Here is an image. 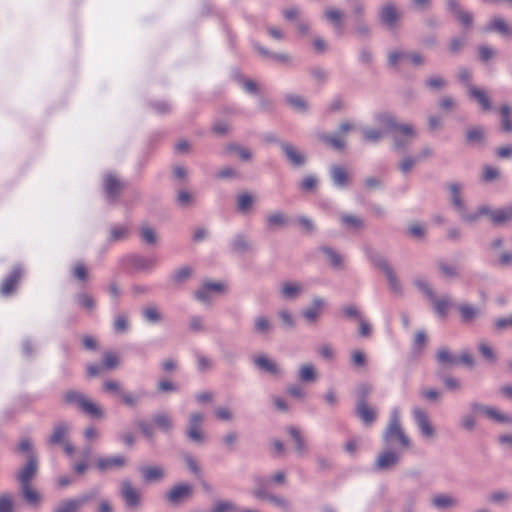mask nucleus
Returning <instances> with one entry per match:
<instances>
[{"mask_svg":"<svg viewBox=\"0 0 512 512\" xmlns=\"http://www.w3.org/2000/svg\"><path fill=\"white\" fill-rule=\"evenodd\" d=\"M374 120L386 128L387 132L393 134L392 149L397 152H404L412 141L417 138L418 132L410 123H400L396 117L388 112L377 113Z\"/></svg>","mask_w":512,"mask_h":512,"instance_id":"obj_1","label":"nucleus"},{"mask_svg":"<svg viewBox=\"0 0 512 512\" xmlns=\"http://www.w3.org/2000/svg\"><path fill=\"white\" fill-rule=\"evenodd\" d=\"M381 441L384 447L395 449L399 452H403L411 447V439L401 424L399 407L391 409L389 421L381 434Z\"/></svg>","mask_w":512,"mask_h":512,"instance_id":"obj_2","label":"nucleus"},{"mask_svg":"<svg viewBox=\"0 0 512 512\" xmlns=\"http://www.w3.org/2000/svg\"><path fill=\"white\" fill-rule=\"evenodd\" d=\"M364 253L370 263L385 275L390 291L396 295H402V284L389 260L369 246L364 248Z\"/></svg>","mask_w":512,"mask_h":512,"instance_id":"obj_3","label":"nucleus"},{"mask_svg":"<svg viewBox=\"0 0 512 512\" xmlns=\"http://www.w3.org/2000/svg\"><path fill=\"white\" fill-rule=\"evenodd\" d=\"M98 494L99 490L92 488L73 498L65 499L59 503L55 512H76L86 509L89 507V503L97 498Z\"/></svg>","mask_w":512,"mask_h":512,"instance_id":"obj_4","label":"nucleus"},{"mask_svg":"<svg viewBox=\"0 0 512 512\" xmlns=\"http://www.w3.org/2000/svg\"><path fill=\"white\" fill-rule=\"evenodd\" d=\"M411 414L420 435L424 439H433L436 436V430L429 419L428 413L423 408L414 406L411 409Z\"/></svg>","mask_w":512,"mask_h":512,"instance_id":"obj_5","label":"nucleus"},{"mask_svg":"<svg viewBox=\"0 0 512 512\" xmlns=\"http://www.w3.org/2000/svg\"><path fill=\"white\" fill-rule=\"evenodd\" d=\"M402 452L385 447L377 455L373 469L377 472L390 471L396 467L401 460Z\"/></svg>","mask_w":512,"mask_h":512,"instance_id":"obj_6","label":"nucleus"},{"mask_svg":"<svg viewBox=\"0 0 512 512\" xmlns=\"http://www.w3.org/2000/svg\"><path fill=\"white\" fill-rule=\"evenodd\" d=\"M400 16V11L392 2L383 4L378 13L379 22L389 31L397 27Z\"/></svg>","mask_w":512,"mask_h":512,"instance_id":"obj_7","label":"nucleus"},{"mask_svg":"<svg viewBox=\"0 0 512 512\" xmlns=\"http://www.w3.org/2000/svg\"><path fill=\"white\" fill-rule=\"evenodd\" d=\"M279 147L286 160L293 168H302L307 164V156L299 148L289 142H279Z\"/></svg>","mask_w":512,"mask_h":512,"instance_id":"obj_8","label":"nucleus"},{"mask_svg":"<svg viewBox=\"0 0 512 512\" xmlns=\"http://www.w3.org/2000/svg\"><path fill=\"white\" fill-rule=\"evenodd\" d=\"M204 415L201 412H194L189 416L186 435L190 441L196 444L204 442V434L202 432V423Z\"/></svg>","mask_w":512,"mask_h":512,"instance_id":"obj_9","label":"nucleus"},{"mask_svg":"<svg viewBox=\"0 0 512 512\" xmlns=\"http://www.w3.org/2000/svg\"><path fill=\"white\" fill-rule=\"evenodd\" d=\"M431 506L436 510L461 509L460 498L451 493H436L431 497Z\"/></svg>","mask_w":512,"mask_h":512,"instance_id":"obj_10","label":"nucleus"},{"mask_svg":"<svg viewBox=\"0 0 512 512\" xmlns=\"http://www.w3.org/2000/svg\"><path fill=\"white\" fill-rule=\"evenodd\" d=\"M192 493L193 486L191 484L179 483L171 487L166 493V500L173 505H177L187 501L192 496Z\"/></svg>","mask_w":512,"mask_h":512,"instance_id":"obj_11","label":"nucleus"},{"mask_svg":"<svg viewBox=\"0 0 512 512\" xmlns=\"http://www.w3.org/2000/svg\"><path fill=\"white\" fill-rule=\"evenodd\" d=\"M327 305V301L320 296H313L310 304L302 310V317L309 324H315L324 307Z\"/></svg>","mask_w":512,"mask_h":512,"instance_id":"obj_12","label":"nucleus"},{"mask_svg":"<svg viewBox=\"0 0 512 512\" xmlns=\"http://www.w3.org/2000/svg\"><path fill=\"white\" fill-rule=\"evenodd\" d=\"M329 176L332 186L338 190L348 188L350 184V176L348 169L344 165H332L329 168Z\"/></svg>","mask_w":512,"mask_h":512,"instance_id":"obj_13","label":"nucleus"},{"mask_svg":"<svg viewBox=\"0 0 512 512\" xmlns=\"http://www.w3.org/2000/svg\"><path fill=\"white\" fill-rule=\"evenodd\" d=\"M463 188L464 185L457 181H452L446 184V189L449 192L450 205L457 213L459 211H463V208L467 206L462 194Z\"/></svg>","mask_w":512,"mask_h":512,"instance_id":"obj_14","label":"nucleus"},{"mask_svg":"<svg viewBox=\"0 0 512 512\" xmlns=\"http://www.w3.org/2000/svg\"><path fill=\"white\" fill-rule=\"evenodd\" d=\"M253 363L261 372H265L273 376H281L283 374L281 366L274 359L269 358L265 354H258L254 356Z\"/></svg>","mask_w":512,"mask_h":512,"instance_id":"obj_15","label":"nucleus"},{"mask_svg":"<svg viewBox=\"0 0 512 512\" xmlns=\"http://www.w3.org/2000/svg\"><path fill=\"white\" fill-rule=\"evenodd\" d=\"M38 469V459L36 453H29L25 465L20 469L17 479L21 486L29 485Z\"/></svg>","mask_w":512,"mask_h":512,"instance_id":"obj_16","label":"nucleus"},{"mask_svg":"<svg viewBox=\"0 0 512 512\" xmlns=\"http://www.w3.org/2000/svg\"><path fill=\"white\" fill-rule=\"evenodd\" d=\"M22 276V269L20 266H15L5 277L0 285V294L4 297L10 296L16 290Z\"/></svg>","mask_w":512,"mask_h":512,"instance_id":"obj_17","label":"nucleus"},{"mask_svg":"<svg viewBox=\"0 0 512 512\" xmlns=\"http://www.w3.org/2000/svg\"><path fill=\"white\" fill-rule=\"evenodd\" d=\"M127 459L122 455L100 457L96 460V468L100 472L119 470L126 465Z\"/></svg>","mask_w":512,"mask_h":512,"instance_id":"obj_18","label":"nucleus"},{"mask_svg":"<svg viewBox=\"0 0 512 512\" xmlns=\"http://www.w3.org/2000/svg\"><path fill=\"white\" fill-rule=\"evenodd\" d=\"M120 495L128 508H136L140 504V494L128 479L121 482Z\"/></svg>","mask_w":512,"mask_h":512,"instance_id":"obj_19","label":"nucleus"},{"mask_svg":"<svg viewBox=\"0 0 512 512\" xmlns=\"http://www.w3.org/2000/svg\"><path fill=\"white\" fill-rule=\"evenodd\" d=\"M123 183L112 173H107L104 176L103 189L108 201L114 202L118 198Z\"/></svg>","mask_w":512,"mask_h":512,"instance_id":"obj_20","label":"nucleus"},{"mask_svg":"<svg viewBox=\"0 0 512 512\" xmlns=\"http://www.w3.org/2000/svg\"><path fill=\"white\" fill-rule=\"evenodd\" d=\"M486 143V128L482 125L468 127L465 131V144L470 147L482 146Z\"/></svg>","mask_w":512,"mask_h":512,"instance_id":"obj_21","label":"nucleus"},{"mask_svg":"<svg viewBox=\"0 0 512 512\" xmlns=\"http://www.w3.org/2000/svg\"><path fill=\"white\" fill-rule=\"evenodd\" d=\"M460 314V319L463 323L470 324L480 318L484 310L476 305L469 303H462L457 306Z\"/></svg>","mask_w":512,"mask_h":512,"instance_id":"obj_22","label":"nucleus"},{"mask_svg":"<svg viewBox=\"0 0 512 512\" xmlns=\"http://www.w3.org/2000/svg\"><path fill=\"white\" fill-rule=\"evenodd\" d=\"M487 216L494 226L505 225L512 221V204L494 210L489 207Z\"/></svg>","mask_w":512,"mask_h":512,"instance_id":"obj_23","label":"nucleus"},{"mask_svg":"<svg viewBox=\"0 0 512 512\" xmlns=\"http://www.w3.org/2000/svg\"><path fill=\"white\" fill-rule=\"evenodd\" d=\"M471 413H481L487 416L489 419L499 423V420H503L504 418L501 416L502 411L494 406L485 405L483 403L474 401L471 402L470 405Z\"/></svg>","mask_w":512,"mask_h":512,"instance_id":"obj_24","label":"nucleus"},{"mask_svg":"<svg viewBox=\"0 0 512 512\" xmlns=\"http://www.w3.org/2000/svg\"><path fill=\"white\" fill-rule=\"evenodd\" d=\"M265 226L268 230L284 228L289 224L288 216L281 210H275L265 216Z\"/></svg>","mask_w":512,"mask_h":512,"instance_id":"obj_25","label":"nucleus"},{"mask_svg":"<svg viewBox=\"0 0 512 512\" xmlns=\"http://www.w3.org/2000/svg\"><path fill=\"white\" fill-rule=\"evenodd\" d=\"M279 293L283 300L292 301L303 293V285L299 282L284 281Z\"/></svg>","mask_w":512,"mask_h":512,"instance_id":"obj_26","label":"nucleus"},{"mask_svg":"<svg viewBox=\"0 0 512 512\" xmlns=\"http://www.w3.org/2000/svg\"><path fill=\"white\" fill-rule=\"evenodd\" d=\"M483 32H497L501 36L508 37L512 30L502 16H495L485 25Z\"/></svg>","mask_w":512,"mask_h":512,"instance_id":"obj_27","label":"nucleus"},{"mask_svg":"<svg viewBox=\"0 0 512 512\" xmlns=\"http://www.w3.org/2000/svg\"><path fill=\"white\" fill-rule=\"evenodd\" d=\"M274 329V324L266 315H257L253 319V332L254 334L262 337H267Z\"/></svg>","mask_w":512,"mask_h":512,"instance_id":"obj_28","label":"nucleus"},{"mask_svg":"<svg viewBox=\"0 0 512 512\" xmlns=\"http://www.w3.org/2000/svg\"><path fill=\"white\" fill-rule=\"evenodd\" d=\"M230 248L235 253L244 254L252 250V243L243 233H236L230 240Z\"/></svg>","mask_w":512,"mask_h":512,"instance_id":"obj_29","label":"nucleus"},{"mask_svg":"<svg viewBox=\"0 0 512 512\" xmlns=\"http://www.w3.org/2000/svg\"><path fill=\"white\" fill-rule=\"evenodd\" d=\"M468 95L480 105L482 110H491L492 104L485 90L474 85H469Z\"/></svg>","mask_w":512,"mask_h":512,"instance_id":"obj_30","label":"nucleus"},{"mask_svg":"<svg viewBox=\"0 0 512 512\" xmlns=\"http://www.w3.org/2000/svg\"><path fill=\"white\" fill-rule=\"evenodd\" d=\"M139 471L146 483L160 482L165 476L164 469L159 465L143 466Z\"/></svg>","mask_w":512,"mask_h":512,"instance_id":"obj_31","label":"nucleus"},{"mask_svg":"<svg viewBox=\"0 0 512 512\" xmlns=\"http://www.w3.org/2000/svg\"><path fill=\"white\" fill-rule=\"evenodd\" d=\"M511 493L505 489H496L487 496V501L500 509L507 508V503L511 500Z\"/></svg>","mask_w":512,"mask_h":512,"instance_id":"obj_32","label":"nucleus"},{"mask_svg":"<svg viewBox=\"0 0 512 512\" xmlns=\"http://www.w3.org/2000/svg\"><path fill=\"white\" fill-rule=\"evenodd\" d=\"M297 379L300 383L310 384L318 379L317 371L312 363L302 364L297 370Z\"/></svg>","mask_w":512,"mask_h":512,"instance_id":"obj_33","label":"nucleus"},{"mask_svg":"<svg viewBox=\"0 0 512 512\" xmlns=\"http://www.w3.org/2000/svg\"><path fill=\"white\" fill-rule=\"evenodd\" d=\"M487 213H489V206L487 205H481L475 212H469L466 206L463 208V211L458 212V215L462 222L473 224L476 223L481 216H487Z\"/></svg>","mask_w":512,"mask_h":512,"instance_id":"obj_34","label":"nucleus"},{"mask_svg":"<svg viewBox=\"0 0 512 512\" xmlns=\"http://www.w3.org/2000/svg\"><path fill=\"white\" fill-rule=\"evenodd\" d=\"M325 18L334 26L335 33L339 36L343 34V13L337 8H328L324 12Z\"/></svg>","mask_w":512,"mask_h":512,"instance_id":"obj_35","label":"nucleus"},{"mask_svg":"<svg viewBox=\"0 0 512 512\" xmlns=\"http://www.w3.org/2000/svg\"><path fill=\"white\" fill-rule=\"evenodd\" d=\"M154 424L164 433H170L174 428L171 416L166 412H157L153 415Z\"/></svg>","mask_w":512,"mask_h":512,"instance_id":"obj_36","label":"nucleus"},{"mask_svg":"<svg viewBox=\"0 0 512 512\" xmlns=\"http://www.w3.org/2000/svg\"><path fill=\"white\" fill-rule=\"evenodd\" d=\"M356 414L367 426L371 425L377 418L376 410L369 404L356 405Z\"/></svg>","mask_w":512,"mask_h":512,"instance_id":"obj_37","label":"nucleus"},{"mask_svg":"<svg viewBox=\"0 0 512 512\" xmlns=\"http://www.w3.org/2000/svg\"><path fill=\"white\" fill-rule=\"evenodd\" d=\"M146 392L143 389H139L137 391H123L121 392V400L122 403L128 408H135L141 401L143 397H145Z\"/></svg>","mask_w":512,"mask_h":512,"instance_id":"obj_38","label":"nucleus"},{"mask_svg":"<svg viewBox=\"0 0 512 512\" xmlns=\"http://www.w3.org/2000/svg\"><path fill=\"white\" fill-rule=\"evenodd\" d=\"M500 126L505 133H512V107L509 104H503L499 108Z\"/></svg>","mask_w":512,"mask_h":512,"instance_id":"obj_39","label":"nucleus"},{"mask_svg":"<svg viewBox=\"0 0 512 512\" xmlns=\"http://www.w3.org/2000/svg\"><path fill=\"white\" fill-rule=\"evenodd\" d=\"M285 101L287 104L298 113H305L308 111L309 105L306 99L298 94H287L285 95Z\"/></svg>","mask_w":512,"mask_h":512,"instance_id":"obj_40","label":"nucleus"},{"mask_svg":"<svg viewBox=\"0 0 512 512\" xmlns=\"http://www.w3.org/2000/svg\"><path fill=\"white\" fill-rule=\"evenodd\" d=\"M139 236L141 241L149 246H154L158 242V236L156 231L148 223H143L140 225Z\"/></svg>","mask_w":512,"mask_h":512,"instance_id":"obj_41","label":"nucleus"},{"mask_svg":"<svg viewBox=\"0 0 512 512\" xmlns=\"http://www.w3.org/2000/svg\"><path fill=\"white\" fill-rule=\"evenodd\" d=\"M156 263L157 261L154 258H148L141 255H133L131 257V264L138 271H150L156 266Z\"/></svg>","mask_w":512,"mask_h":512,"instance_id":"obj_42","label":"nucleus"},{"mask_svg":"<svg viewBox=\"0 0 512 512\" xmlns=\"http://www.w3.org/2000/svg\"><path fill=\"white\" fill-rule=\"evenodd\" d=\"M69 431V425L65 422H61L55 425L53 433L48 438V444L58 445L63 444L65 436Z\"/></svg>","mask_w":512,"mask_h":512,"instance_id":"obj_43","label":"nucleus"},{"mask_svg":"<svg viewBox=\"0 0 512 512\" xmlns=\"http://www.w3.org/2000/svg\"><path fill=\"white\" fill-rule=\"evenodd\" d=\"M288 433L294 440L297 454L304 455L308 450V446L304 436L301 434V431L298 428L291 426L288 428Z\"/></svg>","mask_w":512,"mask_h":512,"instance_id":"obj_44","label":"nucleus"},{"mask_svg":"<svg viewBox=\"0 0 512 512\" xmlns=\"http://www.w3.org/2000/svg\"><path fill=\"white\" fill-rule=\"evenodd\" d=\"M254 482L255 486L251 492L253 497L261 501H269L272 494L265 488L266 484H268L266 479L264 477H256Z\"/></svg>","mask_w":512,"mask_h":512,"instance_id":"obj_45","label":"nucleus"},{"mask_svg":"<svg viewBox=\"0 0 512 512\" xmlns=\"http://www.w3.org/2000/svg\"><path fill=\"white\" fill-rule=\"evenodd\" d=\"M192 273L191 266L183 265L173 271L171 281L174 285H182L191 277Z\"/></svg>","mask_w":512,"mask_h":512,"instance_id":"obj_46","label":"nucleus"},{"mask_svg":"<svg viewBox=\"0 0 512 512\" xmlns=\"http://www.w3.org/2000/svg\"><path fill=\"white\" fill-rule=\"evenodd\" d=\"M277 316L280 321V327L283 330L289 331L296 327V319L288 309H280L277 312Z\"/></svg>","mask_w":512,"mask_h":512,"instance_id":"obj_47","label":"nucleus"},{"mask_svg":"<svg viewBox=\"0 0 512 512\" xmlns=\"http://www.w3.org/2000/svg\"><path fill=\"white\" fill-rule=\"evenodd\" d=\"M254 197L248 192H243L237 195V211L241 214H247L254 204Z\"/></svg>","mask_w":512,"mask_h":512,"instance_id":"obj_48","label":"nucleus"},{"mask_svg":"<svg viewBox=\"0 0 512 512\" xmlns=\"http://www.w3.org/2000/svg\"><path fill=\"white\" fill-rule=\"evenodd\" d=\"M81 411L89 417L95 419L102 418L104 415L102 408L89 397H87L86 401L83 403Z\"/></svg>","mask_w":512,"mask_h":512,"instance_id":"obj_49","label":"nucleus"},{"mask_svg":"<svg viewBox=\"0 0 512 512\" xmlns=\"http://www.w3.org/2000/svg\"><path fill=\"white\" fill-rule=\"evenodd\" d=\"M436 360L443 366H455L458 364V358L451 354L447 347H441L436 354Z\"/></svg>","mask_w":512,"mask_h":512,"instance_id":"obj_50","label":"nucleus"},{"mask_svg":"<svg viewBox=\"0 0 512 512\" xmlns=\"http://www.w3.org/2000/svg\"><path fill=\"white\" fill-rule=\"evenodd\" d=\"M112 328L116 334L127 333L130 328L128 315L126 313L116 314L114 316Z\"/></svg>","mask_w":512,"mask_h":512,"instance_id":"obj_51","label":"nucleus"},{"mask_svg":"<svg viewBox=\"0 0 512 512\" xmlns=\"http://www.w3.org/2000/svg\"><path fill=\"white\" fill-rule=\"evenodd\" d=\"M63 398L67 404L74 405L81 410L83 403L87 399V396L84 393L77 390H68L64 394Z\"/></svg>","mask_w":512,"mask_h":512,"instance_id":"obj_52","label":"nucleus"},{"mask_svg":"<svg viewBox=\"0 0 512 512\" xmlns=\"http://www.w3.org/2000/svg\"><path fill=\"white\" fill-rule=\"evenodd\" d=\"M319 249L334 268L340 269L343 267L342 256L335 249L329 246H321Z\"/></svg>","mask_w":512,"mask_h":512,"instance_id":"obj_53","label":"nucleus"},{"mask_svg":"<svg viewBox=\"0 0 512 512\" xmlns=\"http://www.w3.org/2000/svg\"><path fill=\"white\" fill-rule=\"evenodd\" d=\"M318 139L337 150H342L346 147V141L336 133L334 135L320 133L318 134Z\"/></svg>","mask_w":512,"mask_h":512,"instance_id":"obj_54","label":"nucleus"},{"mask_svg":"<svg viewBox=\"0 0 512 512\" xmlns=\"http://www.w3.org/2000/svg\"><path fill=\"white\" fill-rule=\"evenodd\" d=\"M22 494L26 502L30 505V508L36 509L38 507V503L40 501V494L37 490L33 489L30 484L23 485Z\"/></svg>","mask_w":512,"mask_h":512,"instance_id":"obj_55","label":"nucleus"},{"mask_svg":"<svg viewBox=\"0 0 512 512\" xmlns=\"http://www.w3.org/2000/svg\"><path fill=\"white\" fill-rule=\"evenodd\" d=\"M74 300L80 308L85 309L89 312L93 311L96 308L95 299L85 292L76 294L74 296Z\"/></svg>","mask_w":512,"mask_h":512,"instance_id":"obj_56","label":"nucleus"},{"mask_svg":"<svg viewBox=\"0 0 512 512\" xmlns=\"http://www.w3.org/2000/svg\"><path fill=\"white\" fill-rule=\"evenodd\" d=\"M141 313L144 321L149 324H157L162 320V315L155 305L145 307Z\"/></svg>","mask_w":512,"mask_h":512,"instance_id":"obj_57","label":"nucleus"},{"mask_svg":"<svg viewBox=\"0 0 512 512\" xmlns=\"http://www.w3.org/2000/svg\"><path fill=\"white\" fill-rule=\"evenodd\" d=\"M340 221L342 225L350 229H361L364 226L362 218L349 213H342L340 215Z\"/></svg>","mask_w":512,"mask_h":512,"instance_id":"obj_58","label":"nucleus"},{"mask_svg":"<svg viewBox=\"0 0 512 512\" xmlns=\"http://www.w3.org/2000/svg\"><path fill=\"white\" fill-rule=\"evenodd\" d=\"M238 510L236 503L229 499L216 500L210 512H235Z\"/></svg>","mask_w":512,"mask_h":512,"instance_id":"obj_59","label":"nucleus"},{"mask_svg":"<svg viewBox=\"0 0 512 512\" xmlns=\"http://www.w3.org/2000/svg\"><path fill=\"white\" fill-rule=\"evenodd\" d=\"M373 391V386L368 383H361L356 388V405L368 404V398Z\"/></svg>","mask_w":512,"mask_h":512,"instance_id":"obj_60","label":"nucleus"},{"mask_svg":"<svg viewBox=\"0 0 512 512\" xmlns=\"http://www.w3.org/2000/svg\"><path fill=\"white\" fill-rule=\"evenodd\" d=\"M431 300L434 303V309L436 313L441 317H445L447 315L449 307L451 306L450 297L446 295L441 298H436L434 296V299Z\"/></svg>","mask_w":512,"mask_h":512,"instance_id":"obj_61","label":"nucleus"},{"mask_svg":"<svg viewBox=\"0 0 512 512\" xmlns=\"http://www.w3.org/2000/svg\"><path fill=\"white\" fill-rule=\"evenodd\" d=\"M385 132H387L385 127L384 130L377 128H364L362 130L364 139L370 143L379 142L384 137Z\"/></svg>","mask_w":512,"mask_h":512,"instance_id":"obj_62","label":"nucleus"},{"mask_svg":"<svg viewBox=\"0 0 512 512\" xmlns=\"http://www.w3.org/2000/svg\"><path fill=\"white\" fill-rule=\"evenodd\" d=\"M195 359H196V368L201 373L211 370L214 366L213 359L206 355H203L201 353H196Z\"/></svg>","mask_w":512,"mask_h":512,"instance_id":"obj_63","label":"nucleus"},{"mask_svg":"<svg viewBox=\"0 0 512 512\" xmlns=\"http://www.w3.org/2000/svg\"><path fill=\"white\" fill-rule=\"evenodd\" d=\"M234 76H235L237 83L239 84V86L242 88V90L244 92L249 93V94H256L258 92L257 84L253 80L246 79L239 73H235Z\"/></svg>","mask_w":512,"mask_h":512,"instance_id":"obj_64","label":"nucleus"}]
</instances>
